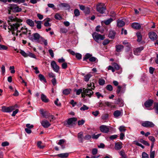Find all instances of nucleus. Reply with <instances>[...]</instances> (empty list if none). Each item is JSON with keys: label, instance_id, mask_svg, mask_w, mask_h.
I'll return each instance as SVG.
<instances>
[{"label": "nucleus", "instance_id": "4d7b16f0", "mask_svg": "<svg viewBox=\"0 0 158 158\" xmlns=\"http://www.w3.org/2000/svg\"><path fill=\"white\" fill-rule=\"evenodd\" d=\"M101 135V134H99L97 135H95L94 134L92 136V138L94 139H97Z\"/></svg>", "mask_w": 158, "mask_h": 158}, {"label": "nucleus", "instance_id": "774afa93", "mask_svg": "<svg viewBox=\"0 0 158 158\" xmlns=\"http://www.w3.org/2000/svg\"><path fill=\"white\" fill-rule=\"evenodd\" d=\"M110 41L108 39L105 40L103 42L102 44L104 45H106L109 43Z\"/></svg>", "mask_w": 158, "mask_h": 158}, {"label": "nucleus", "instance_id": "c03bdc74", "mask_svg": "<svg viewBox=\"0 0 158 158\" xmlns=\"http://www.w3.org/2000/svg\"><path fill=\"white\" fill-rule=\"evenodd\" d=\"M8 47L4 45L0 44V50H6Z\"/></svg>", "mask_w": 158, "mask_h": 158}, {"label": "nucleus", "instance_id": "c756f323", "mask_svg": "<svg viewBox=\"0 0 158 158\" xmlns=\"http://www.w3.org/2000/svg\"><path fill=\"white\" fill-rule=\"evenodd\" d=\"M50 21V18H47L46 19V20L45 21L44 23V25L45 26L47 27H50L51 26V24H50L49 22Z\"/></svg>", "mask_w": 158, "mask_h": 158}, {"label": "nucleus", "instance_id": "e2e57ef3", "mask_svg": "<svg viewBox=\"0 0 158 158\" xmlns=\"http://www.w3.org/2000/svg\"><path fill=\"white\" fill-rule=\"evenodd\" d=\"M119 129L120 131L122 132V131H125L126 129L125 128V127L123 126H121L119 127Z\"/></svg>", "mask_w": 158, "mask_h": 158}, {"label": "nucleus", "instance_id": "7c9ffc66", "mask_svg": "<svg viewBox=\"0 0 158 158\" xmlns=\"http://www.w3.org/2000/svg\"><path fill=\"white\" fill-rule=\"evenodd\" d=\"M39 77L40 81H43L44 82H47V81L44 77L42 74H40L38 75Z\"/></svg>", "mask_w": 158, "mask_h": 158}, {"label": "nucleus", "instance_id": "a211bd4d", "mask_svg": "<svg viewBox=\"0 0 158 158\" xmlns=\"http://www.w3.org/2000/svg\"><path fill=\"white\" fill-rule=\"evenodd\" d=\"M144 48L143 47H140L139 48H136L134 51V54L135 55H138V53L141 52Z\"/></svg>", "mask_w": 158, "mask_h": 158}, {"label": "nucleus", "instance_id": "37998d69", "mask_svg": "<svg viewBox=\"0 0 158 158\" xmlns=\"http://www.w3.org/2000/svg\"><path fill=\"white\" fill-rule=\"evenodd\" d=\"M98 83L100 85H103L105 83V81L103 79H100L98 81Z\"/></svg>", "mask_w": 158, "mask_h": 158}, {"label": "nucleus", "instance_id": "052dcab7", "mask_svg": "<svg viewBox=\"0 0 158 158\" xmlns=\"http://www.w3.org/2000/svg\"><path fill=\"white\" fill-rule=\"evenodd\" d=\"M121 88L122 87L120 85H118L117 86V89L116 91V93L117 94H118L120 93L121 91Z\"/></svg>", "mask_w": 158, "mask_h": 158}, {"label": "nucleus", "instance_id": "864d4df0", "mask_svg": "<svg viewBox=\"0 0 158 158\" xmlns=\"http://www.w3.org/2000/svg\"><path fill=\"white\" fill-rule=\"evenodd\" d=\"M89 107L85 105H83V106L81 107L80 110H85L88 109Z\"/></svg>", "mask_w": 158, "mask_h": 158}, {"label": "nucleus", "instance_id": "8fccbe9b", "mask_svg": "<svg viewBox=\"0 0 158 158\" xmlns=\"http://www.w3.org/2000/svg\"><path fill=\"white\" fill-rule=\"evenodd\" d=\"M106 89L110 91H112L113 90V87L112 86L110 85H107L106 87Z\"/></svg>", "mask_w": 158, "mask_h": 158}, {"label": "nucleus", "instance_id": "1a4fd4ad", "mask_svg": "<svg viewBox=\"0 0 158 158\" xmlns=\"http://www.w3.org/2000/svg\"><path fill=\"white\" fill-rule=\"evenodd\" d=\"M83 91L84 92L85 94H86V96H88L89 97H90L94 93L92 91V89H86L83 88Z\"/></svg>", "mask_w": 158, "mask_h": 158}, {"label": "nucleus", "instance_id": "6e6552de", "mask_svg": "<svg viewBox=\"0 0 158 158\" xmlns=\"http://www.w3.org/2000/svg\"><path fill=\"white\" fill-rule=\"evenodd\" d=\"M51 65L54 71L57 73L58 72L60 67L56 64L55 61H52L51 63Z\"/></svg>", "mask_w": 158, "mask_h": 158}, {"label": "nucleus", "instance_id": "a878e982", "mask_svg": "<svg viewBox=\"0 0 158 158\" xmlns=\"http://www.w3.org/2000/svg\"><path fill=\"white\" fill-rule=\"evenodd\" d=\"M26 23L31 27H33L34 26V21L31 19H27L26 20Z\"/></svg>", "mask_w": 158, "mask_h": 158}, {"label": "nucleus", "instance_id": "6e6d98bb", "mask_svg": "<svg viewBox=\"0 0 158 158\" xmlns=\"http://www.w3.org/2000/svg\"><path fill=\"white\" fill-rule=\"evenodd\" d=\"M142 158H149L148 155L145 152H143L142 154Z\"/></svg>", "mask_w": 158, "mask_h": 158}, {"label": "nucleus", "instance_id": "2eb2a0df", "mask_svg": "<svg viewBox=\"0 0 158 158\" xmlns=\"http://www.w3.org/2000/svg\"><path fill=\"white\" fill-rule=\"evenodd\" d=\"M42 114L45 117V118H51V119H50V122H51L55 119V118L54 116L52 114H50V113H47L45 115H44L43 113H42Z\"/></svg>", "mask_w": 158, "mask_h": 158}, {"label": "nucleus", "instance_id": "b1692460", "mask_svg": "<svg viewBox=\"0 0 158 158\" xmlns=\"http://www.w3.org/2000/svg\"><path fill=\"white\" fill-rule=\"evenodd\" d=\"M41 99L43 102L46 103L48 102L49 101L46 96L43 94L41 95Z\"/></svg>", "mask_w": 158, "mask_h": 158}, {"label": "nucleus", "instance_id": "7ed1b4c3", "mask_svg": "<svg viewBox=\"0 0 158 158\" xmlns=\"http://www.w3.org/2000/svg\"><path fill=\"white\" fill-rule=\"evenodd\" d=\"M106 9L104 5L102 3H100L97 5V10L101 14H103Z\"/></svg>", "mask_w": 158, "mask_h": 158}, {"label": "nucleus", "instance_id": "49530a36", "mask_svg": "<svg viewBox=\"0 0 158 158\" xmlns=\"http://www.w3.org/2000/svg\"><path fill=\"white\" fill-rule=\"evenodd\" d=\"M84 12L85 14H89L90 12V9L88 7H86Z\"/></svg>", "mask_w": 158, "mask_h": 158}, {"label": "nucleus", "instance_id": "de8ad7c7", "mask_svg": "<svg viewBox=\"0 0 158 158\" xmlns=\"http://www.w3.org/2000/svg\"><path fill=\"white\" fill-rule=\"evenodd\" d=\"M74 14L76 16H78L80 15V12L77 9H76L74 11Z\"/></svg>", "mask_w": 158, "mask_h": 158}, {"label": "nucleus", "instance_id": "cd10ccee", "mask_svg": "<svg viewBox=\"0 0 158 158\" xmlns=\"http://www.w3.org/2000/svg\"><path fill=\"white\" fill-rule=\"evenodd\" d=\"M35 23L37 24L36 27L38 29H40L41 28L42 21H35Z\"/></svg>", "mask_w": 158, "mask_h": 158}, {"label": "nucleus", "instance_id": "ddd939ff", "mask_svg": "<svg viewBox=\"0 0 158 158\" xmlns=\"http://www.w3.org/2000/svg\"><path fill=\"white\" fill-rule=\"evenodd\" d=\"M149 38L152 40H156L157 38V36L156 33L153 31L150 32L149 34Z\"/></svg>", "mask_w": 158, "mask_h": 158}, {"label": "nucleus", "instance_id": "a19ab883", "mask_svg": "<svg viewBox=\"0 0 158 158\" xmlns=\"http://www.w3.org/2000/svg\"><path fill=\"white\" fill-rule=\"evenodd\" d=\"M87 85L88 87H91V88L90 89L92 90H94L95 88L94 84L93 82L90 83L89 84H88Z\"/></svg>", "mask_w": 158, "mask_h": 158}, {"label": "nucleus", "instance_id": "0e129e2a", "mask_svg": "<svg viewBox=\"0 0 158 158\" xmlns=\"http://www.w3.org/2000/svg\"><path fill=\"white\" fill-rule=\"evenodd\" d=\"M148 139L149 140L151 141L152 143H154L155 141V139L154 137L152 136H150L148 137Z\"/></svg>", "mask_w": 158, "mask_h": 158}, {"label": "nucleus", "instance_id": "9b49d317", "mask_svg": "<svg viewBox=\"0 0 158 158\" xmlns=\"http://www.w3.org/2000/svg\"><path fill=\"white\" fill-rule=\"evenodd\" d=\"M100 129L101 132L105 133H108L109 131V128L105 125L101 126L100 127Z\"/></svg>", "mask_w": 158, "mask_h": 158}, {"label": "nucleus", "instance_id": "39448f33", "mask_svg": "<svg viewBox=\"0 0 158 158\" xmlns=\"http://www.w3.org/2000/svg\"><path fill=\"white\" fill-rule=\"evenodd\" d=\"M33 37L29 36V39L31 41L35 40L37 42H39V39L40 36L39 34L38 33H35L32 34Z\"/></svg>", "mask_w": 158, "mask_h": 158}, {"label": "nucleus", "instance_id": "09e8293b", "mask_svg": "<svg viewBox=\"0 0 158 158\" xmlns=\"http://www.w3.org/2000/svg\"><path fill=\"white\" fill-rule=\"evenodd\" d=\"M61 6H62L64 7H66V8L67 9H69L70 8V7L69 5L66 3H62L61 4Z\"/></svg>", "mask_w": 158, "mask_h": 158}, {"label": "nucleus", "instance_id": "c85d7f7f", "mask_svg": "<svg viewBox=\"0 0 158 158\" xmlns=\"http://www.w3.org/2000/svg\"><path fill=\"white\" fill-rule=\"evenodd\" d=\"M71 91L70 89H64L63 91V93L65 95H67L69 94Z\"/></svg>", "mask_w": 158, "mask_h": 158}, {"label": "nucleus", "instance_id": "9d476101", "mask_svg": "<svg viewBox=\"0 0 158 158\" xmlns=\"http://www.w3.org/2000/svg\"><path fill=\"white\" fill-rule=\"evenodd\" d=\"M77 118H76L73 117L69 118L67 121V124L69 125L75 124Z\"/></svg>", "mask_w": 158, "mask_h": 158}, {"label": "nucleus", "instance_id": "aec40b11", "mask_svg": "<svg viewBox=\"0 0 158 158\" xmlns=\"http://www.w3.org/2000/svg\"><path fill=\"white\" fill-rule=\"evenodd\" d=\"M116 35V32L114 30H110L109 32L108 36L110 38L112 39L114 38Z\"/></svg>", "mask_w": 158, "mask_h": 158}, {"label": "nucleus", "instance_id": "bf43d9fd", "mask_svg": "<svg viewBox=\"0 0 158 158\" xmlns=\"http://www.w3.org/2000/svg\"><path fill=\"white\" fill-rule=\"evenodd\" d=\"M118 137V135H114L110 136L109 138L111 140H113L117 138Z\"/></svg>", "mask_w": 158, "mask_h": 158}, {"label": "nucleus", "instance_id": "393cba45", "mask_svg": "<svg viewBox=\"0 0 158 158\" xmlns=\"http://www.w3.org/2000/svg\"><path fill=\"white\" fill-rule=\"evenodd\" d=\"M83 133L82 132H80L78 134V138L79 142L81 143H83Z\"/></svg>", "mask_w": 158, "mask_h": 158}, {"label": "nucleus", "instance_id": "603ef678", "mask_svg": "<svg viewBox=\"0 0 158 158\" xmlns=\"http://www.w3.org/2000/svg\"><path fill=\"white\" fill-rule=\"evenodd\" d=\"M137 145L141 147L143 149L144 148V147L141 144L139 143L137 141H135L134 142Z\"/></svg>", "mask_w": 158, "mask_h": 158}, {"label": "nucleus", "instance_id": "4be33fe9", "mask_svg": "<svg viewBox=\"0 0 158 158\" xmlns=\"http://www.w3.org/2000/svg\"><path fill=\"white\" fill-rule=\"evenodd\" d=\"M123 46L121 45H118L115 46L116 51L118 52H121L123 48Z\"/></svg>", "mask_w": 158, "mask_h": 158}, {"label": "nucleus", "instance_id": "5fc2aeb1", "mask_svg": "<svg viewBox=\"0 0 158 158\" xmlns=\"http://www.w3.org/2000/svg\"><path fill=\"white\" fill-rule=\"evenodd\" d=\"M55 18L56 19L60 20L62 19V17L58 13H56L55 16Z\"/></svg>", "mask_w": 158, "mask_h": 158}, {"label": "nucleus", "instance_id": "2f4dec72", "mask_svg": "<svg viewBox=\"0 0 158 158\" xmlns=\"http://www.w3.org/2000/svg\"><path fill=\"white\" fill-rule=\"evenodd\" d=\"M92 76L90 74H88L84 76V80L85 81H88L89 78Z\"/></svg>", "mask_w": 158, "mask_h": 158}, {"label": "nucleus", "instance_id": "dca6fc26", "mask_svg": "<svg viewBox=\"0 0 158 158\" xmlns=\"http://www.w3.org/2000/svg\"><path fill=\"white\" fill-rule=\"evenodd\" d=\"M122 144V143L121 142L116 143L115 144V149L117 150H119L121 149L123 147Z\"/></svg>", "mask_w": 158, "mask_h": 158}, {"label": "nucleus", "instance_id": "f3484780", "mask_svg": "<svg viewBox=\"0 0 158 158\" xmlns=\"http://www.w3.org/2000/svg\"><path fill=\"white\" fill-rule=\"evenodd\" d=\"M131 27L132 28L136 29H139L141 28V25L138 23H134L131 24Z\"/></svg>", "mask_w": 158, "mask_h": 158}, {"label": "nucleus", "instance_id": "6ab92c4d", "mask_svg": "<svg viewBox=\"0 0 158 158\" xmlns=\"http://www.w3.org/2000/svg\"><path fill=\"white\" fill-rule=\"evenodd\" d=\"M115 104L118 105L120 107H122L124 105L123 102V100L122 99L119 98H118L117 99Z\"/></svg>", "mask_w": 158, "mask_h": 158}, {"label": "nucleus", "instance_id": "412c9836", "mask_svg": "<svg viewBox=\"0 0 158 158\" xmlns=\"http://www.w3.org/2000/svg\"><path fill=\"white\" fill-rule=\"evenodd\" d=\"M117 26L119 27H122L125 24V22L122 20L118 19L117 21Z\"/></svg>", "mask_w": 158, "mask_h": 158}, {"label": "nucleus", "instance_id": "4c0bfd02", "mask_svg": "<svg viewBox=\"0 0 158 158\" xmlns=\"http://www.w3.org/2000/svg\"><path fill=\"white\" fill-rule=\"evenodd\" d=\"M154 108L156 114H158V103H155L154 104Z\"/></svg>", "mask_w": 158, "mask_h": 158}, {"label": "nucleus", "instance_id": "680f3d73", "mask_svg": "<svg viewBox=\"0 0 158 158\" xmlns=\"http://www.w3.org/2000/svg\"><path fill=\"white\" fill-rule=\"evenodd\" d=\"M15 67L14 66H10V69L11 70L10 73H14L15 72V71L14 70Z\"/></svg>", "mask_w": 158, "mask_h": 158}, {"label": "nucleus", "instance_id": "c9c22d12", "mask_svg": "<svg viewBox=\"0 0 158 158\" xmlns=\"http://www.w3.org/2000/svg\"><path fill=\"white\" fill-rule=\"evenodd\" d=\"M113 20V19L112 18H110L106 20H105L104 21V23L106 25H109L111 22H112Z\"/></svg>", "mask_w": 158, "mask_h": 158}, {"label": "nucleus", "instance_id": "f257e3e1", "mask_svg": "<svg viewBox=\"0 0 158 158\" xmlns=\"http://www.w3.org/2000/svg\"><path fill=\"white\" fill-rule=\"evenodd\" d=\"M22 22L21 19H18L16 17L14 18L13 16H10L7 20L8 24L10 27H8V32H11L12 35H14L15 30H17L20 26L19 23Z\"/></svg>", "mask_w": 158, "mask_h": 158}, {"label": "nucleus", "instance_id": "f8f14e48", "mask_svg": "<svg viewBox=\"0 0 158 158\" xmlns=\"http://www.w3.org/2000/svg\"><path fill=\"white\" fill-rule=\"evenodd\" d=\"M42 125L45 128H48L51 125V124L46 119L43 120L41 123Z\"/></svg>", "mask_w": 158, "mask_h": 158}, {"label": "nucleus", "instance_id": "20e7f679", "mask_svg": "<svg viewBox=\"0 0 158 158\" xmlns=\"http://www.w3.org/2000/svg\"><path fill=\"white\" fill-rule=\"evenodd\" d=\"M93 36L94 40L97 42L99 40H103L105 38V35H102L97 33H95L93 34Z\"/></svg>", "mask_w": 158, "mask_h": 158}, {"label": "nucleus", "instance_id": "58836bf2", "mask_svg": "<svg viewBox=\"0 0 158 158\" xmlns=\"http://www.w3.org/2000/svg\"><path fill=\"white\" fill-rule=\"evenodd\" d=\"M21 30L22 31V33L23 34H27V29L25 27H23L21 28Z\"/></svg>", "mask_w": 158, "mask_h": 158}, {"label": "nucleus", "instance_id": "5701e85b", "mask_svg": "<svg viewBox=\"0 0 158 158\" xmlns=\"http://www.w3.org/2000/svg\"><path fill=\"white\" fill-rule=\"evenodd\" d=\"M69 155V154L68 153H61L60 154H57V155H55L54 156H58L59 157L61 158H66Z\"/></svg>", "mask_w": 158, "mask_h": 158}, {"label": "nucleus", "instance_id": "f03ea898", "mask_svg": "<svg viewBox=\"0 0 158 158\" xmlns=\"http://www.w3.org/2000/svg\"><path fill=\"white\" fill-rule=\"evenodd\" d=\"M8 14H10V12L12 11L15 12H18L21 11L22 9L19 8V6L16 4H10L8 7Z\"/></svg>", "mask_w": 158, "mask_h": 158}, {"label": "nucleus", "instance_id": "423d86ee", "mask_svg": "<svg viewBox=\"0 0 158 158\" xmlns=\"http://www.w3.org/2000/svg\"><path fill=\"white\" fill-rule=\"evenodd\" d=\"M142 125L146 127H152L155 126V125L152 122L146 121L144 122L142 124Z\"/></svg>", "mask_w": 158, "mask_h": 158}, {"label": "nucleus", "instance_id": "f704fd0d", "mask_svg": "<svg viewBox=\"0 0 158 158\" xmlns=\"http://www.w3.org/2000/svg\"><path fill=\"white\" fill-rule=\"evenodd\" d=\"M136 35L138 38L137 41L139 42L141 41L142 40V36L140 32H137L136 33Z\"/></svg>", "mask_w": 158, "mask_h": 158}, {"label": "nucleus", "instance_id": "a18cd8bd", "mask_svg": "<svg viewBox=\"0 0 158 158\" xmlns=\"http://www.w3.org/2000/svg\"><path fill=\"white\" fill-rule=\"evenodd\" d=\"M108 117V114H104L102 117V119L103 120H106Z\"/></svg>", "mask_w": 158, "mask_h": 158}, {"label": "nucleus", "instance_id": "72a5a7b5", "mask_svg": "<svg viewBox=\"0 0 158 158\" xmlns=\"http://www.w3.org/2000/svg\"><path fill=\"white\" fill-rule=\"evenodd\" d=\"M91 56H92V55L88 53H86L85 56L83 57V60H86L87 59H89Z\"/></svg>", "mask_w": 158, "mask_h": 158}, {"label": "nucleus", "instance_id": "13d9d810", "mask_svg": "<svg viewBox=\"0 0 158 158\" xmlns=\"http://www.w3.org/2000/svg\"><path fill=\"white\" fill-rule=\"evenodd\" d=\"M85 122V121L83 119H81V120H79L78 121V125H82L84 124Z\"/></svg>", "mask_w": 158, "mask_h": 158}, {"label": "nucleus", "instance_id": "338daca9", "mask_svg": "<svg viewBox=\"0 0 158 158\" xmlns=\"http://www.w3.org/2000/svg\"><path fill=\"white\" fill-rule=\"evenodd\" d=\"M92 114L95 116L96 117L99 114V111L98 110H96L95 111H93L92 113Z\"/></svg>", "mask_w": 158, "mask_h": 158}, {"label": "nucleus", "instance_id": "e433bc0d", "mask_svg": "<svg viewBox=\"0 0 158 158\" xmlns=\"http://www.w3.org/2000/svg\"><path fill=\"white\" fill-rule=\"evenodd\" d=\"M42 142L41 141H39L37 142V147L40 149H43L44 147L45 146L44 145H41V144H42Z\"/></svg>", "mask_w": 158, "mask_h": 158}, {"label": "nucleus", "instance_id": "3c124183", "mask_svg": "<svg viewBox=\"0 0 158 158\" xmlns=\"http://www.w3.org/2000/svg\"><path fill=\"white\" fill-rule=\"evenodd\" d=\"M29 56L31 57L36 58V56L33 53L30 52H28L27 53V56Z\"/></svg>", "mask_w": 158, "mask_h": 158}, {"label": "nucleus", "instance_id": "ea45409f", "mask_svg": "<svg viewBox=\"0 0 158 158\" xmlns=\"http://www.w3.org/2000/svg\"><path fill=\"white\" fill-rule=\"evenodd\" d=\"M112 65L114 67V69L116 70H119L120 68V66L116 63H113L112 64Z\"/></svg>", "mask_w": 158, "mask_h": 158}, {"label": "nucleus", "instance_id": "69168bd1", "mask_svg": "<svg viewBox=\"0 0 158 158\" xmlns=\"http://www.w3.org/2000/svg\"><path fill=\"white\" fill-rule=\"evenodd\" d=\"M155 154V152L154 151H151L150 152V158H154V155Z\"/></svg>", "mask_w": 158, "mask_h": 158}, {"label": "nucleus", "instance_id": "79ce46f5", "mask_svg": "<svg viewBox=\"0 0 158 158\" xmlns=\"http://www.w3.org/2000/svg\"><path fill=\"white\" fill-rule=\"evenodd\" d=\"M19 53L24 57H26L27 56V53H26L24 51L21 50H20Z\"/></svg>", "mask_w": 158, "mask_h": 158}, {"label": "nucleus", "instance_id": "473e14b6", "mask_svg": "<svg viewBox=\"0 0 158 158\" xmlns=\"http://www.w3.org/2000/svg\"><path fill=\"white\" fill-rule=\"evenodd\" d=\"M119 153L120 155L122 156L123 158H127V156L125 154L124 150H122L120 151L119 152Z\"/></svg>", "mask_w": 158, "mask_h": 158}, {"label": "nucleus", "instance_id": "0eeeda50", "mask_svg": "<svg viewBox=\"0 0 158 158\" xmlns=\"http://www.w3.org/2000/svg\"><path fill=\"white\" fill-rule=\"evenodd\" d=\"M2 111L5 112H10L15 109V107L14 106L6 107L5 106H2Z\"/></svg>", "mask_w": 158, "mask_h": 158}, {"label": "nucleus", "instance_id": "bb28decb", "mask_svg": "<svg viewBox=\"0 0 158 158\" xmlns=\"http://www.w3.org/2000/svg\"><path fill=\"white\" fill-rule=\"evenodd\" d=\"M121 112L118 110H116L114 111V115L115 117L117 118L120 115H121Z\"/></svg>", "mask_w": 158, "mask_h": 158}, {"label": "nucleus", "instance_id": "4468645a", "mask_svg": "<svg viewBox=\"0 0 158 158\" xmlns=\"http://www.w3.org/2000/svg\"><path fill=\"white\" fill-rule=\"evenodd\" d=\"M153 101L152 99H149L147 101L144 103V105L146 107H149L152 106Z\"/></svg>", "mask_w": 158, "mask_h": 158}]
</instances>
